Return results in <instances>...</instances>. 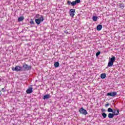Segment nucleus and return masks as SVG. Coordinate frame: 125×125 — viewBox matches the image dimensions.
Instances as JSON below:
<instances>
[{"instance_id":"obj_24","label":"nucleus","mask_w":125,"mask_h":125,"mask_svg":"<svg viewBox=\"0 0 125 125\" xmlns=\"http://www.w3.org/2000/svg\"><path fill=\"white\" fill-rule=\"evenodd\" d=\"M39 16H40V14H37L36 15V18H39Z\"/></svg>"},{"instance_id":"obj_11","label":"nucleus","mask_w":125,"mask_h":125,"mask_svg":"<svg viewBox=\"0 0 125 125\" xmlns=\"http://www.w3.org/2000/svg\"><path fill=\"white\" fill-rule=\"evenodd\" d=\"M50 98V95L47 94L43 97V99H49Z\"/></svg>"},{"instance_id":"obj_23","label":"nucleus","mask_w":125,"mask_h":125,"mask_svg":"<svg viewBox=\"0 0 125 125\" xmlns=\"http://www.w3.org/2000/svg\"><path fill=\"white\" fill-rule=\"evenodd\" d=\"M1 90L2 92H5V89L4 88H2Z\"/></svg>"},{"instance_id":"obj_9","label":"nucleus","mask_w":125,"mask_h":125,"mask_svg":"<svg viewBox=\"0 0 125 125\" xmlns=\"http://www.w3.org/2000/svg\"><path fill=\"white\" fill-rule=\"evenodd\" d=\"M32 92H33V87H30L26 90V93H28V94H30V93H32Z\"/></svg>"},{"instance_id":"obj_1","label":"nucleus","mask_w":125,"mask_h":125,"mask_svg":"<svg viewBox=\"0 0 125 125\" xmlns=\"http://www.w3.org/2000/svg\"><path fill=\"white\" fill-rule=\"evenodd\" d=\"M120 114V111H119L118 109H114V111L113 113H109L108 114V117L109 119H113L114 118V116H118Z\"/></svg>"},{"instance_id":"obj_8","label":"nucleus","mask_w":125,"mask_h":125,"mask_svg":"<svg viewBox=\"0 0 125 125\" xmlns=\"http://www.w3.org/2000/svg\"><path fill=\"white\" fill-rule=\"evenodd\" d=\"M107 95L108 96H112V97H115V96L117 95V92H112L108 93L107 94Z\"/></svg>"},{"instance_id":"obj_7","label":"nucleus","mask_w":125,"mask_h":125,"mask_svg":"<svg viewBox=\"0 0 125 125\" xmlns=\"http://www.w3.org/2000/svg\"><path fill=\"white\" fill-rule=\"evenodd\" d=\"M44 20V19H43V17L41 16V17L40 18V19H36L35 22L36 24H37L38 25H40V24H41V22H43Z\"/></svg>"},{"instance_id":"obj_12","label":"nucleus","mask_w":125,"mask_h":125,"mask_svg":"<svg viewBox=\"0 0 125 125\" xmlns=\"http://www.w3.org/2000/svg\"><path fill=\"white\" fill-rule=\"evenodd\" d=\"M101 29H102V25L99 24L97 26V31H101Z\"/></svg>"},{"instance_id":"obj_6","label":"nucleus","mask_w":125,"mask_h":125,"mask_svg":"<svg viewBox=\"0 0 125 125\" xmlns=\"http://www.w3.org/2000/svg\"><path fill=\"white\" fill-rule=\"evenodd\" d=\"M76 13V9H71L69 10V14L70 17L73 18L74 16H75V14Z\"/></svg>"},{"instance_id":"obj_18","label":"nucleus","mask_w":125,"mask_h":125,"mask_svg":"<svg viewBox=\"0 0 125 125\" xmlns=\"http://www.w3.org/2000/svg\"><path fill=\"white\" fill-rule=\"evenodd\" d=\"M107 112H108V113H113L114 112V110L111 108H108L107 109Z\"/></svg>"},{"instance_id":"obj_17","label":"nucleus","mask_w":125,"mask_h":125,"mask_svg":"<svg viewBox=\"0 0 125 125\" xmlns=\"http://www.w3.org/2000/svg\"><path fill=\"white\" fill-rule=\"evenodd\" d=\"M59 62H55L54 63V66L55 67V68H57V67H59Z\"/></svg>"},{"instance_id":"obj_10","label":"nucleus","mask_w":125,"mask_h":125,"mask_svg":"<svg viewBox=\"0 0 125 125\" xmlns=\"http://www.w3.org/2000/svg\"><path fill=\"white\" fill-rule=\"evenodd\" d=\"M116 61V58L114 56L112 57V58L109 60V62L114 63V62Z\"/></svg>"},{"instance_id":"obj_3","label":"nucleus","mask_w":125,"mask_h":125,"mask_svg":"<svg viewBox=\"0 0 125 125\" xmlns=\"http://www.w3.org/2000/svg\"><path fill=\"white\" fill-rule=\"evenodd\" d=\"M22 68H23L24 71H29V70L32 69V66H29L28 64L24 63L22 65Z\"/></svg>"},{"instance_id":"obj_2","label":"nucleus","mask_w":125,"mask_h":125,"mask_svg":"<svg viewBox=\"0 0 125 125\" xmlns=\"http://www.w3.org/2000/svg\"><path fill=\"white\" fill-rule=\"evenodd\" d=\"M80 2H81V0H75V1H73L72 2L67 0L68 5H71V6H75L77 5V3H80Z\"/></svg>"},{"instance_id":"obj_14","label":"nucleus","mask_w":125,"mask_h":125,"mask_svg":"<svg viewBox=\"0 0 125 125\" xmlns=\"http://www.w3.org/2000/svg\"><path fill=\"white\" fill-rule=\"evenodd\" d=\"M101 79H105V78H106V74H105V73L101 74Z\"/></svg>"},{"instance_id":"obj_25","label":"nucleus","mask_w":125,"mask_h":125,"mask_svg":"<svg viewBox=\"0 0 125 125\" xmlns=\"http://www.w3.org/2000/svg\"><path fill=\"white\" fill-rule=\"evenodd\" d=\"M109 105H110L109 104H105V107H106V108H107V107H108V106H109Z\"/></svg>"},{"instance_id":"obj_13","label":"nucleus","mask_w":125,"mask_h":125,"mask_svg":"<svg viewBox=\"0 0 125 125\" xmlns=\"http://www.w3.org/2000/svg\"><path fill=\"white\" fill-rule=\"evenodd\" d=\"M119 6L120 8H121V9H124L125 6L124 5V3H121L119 4Z\"/></svg>"},{"instance_id":"obj_20","label":"nucleus","mask_w":125,"mask_h":125,"mask_svg":"<svg viewBox=\"0 0 125 125\" xmlns=\"http://www.w3.org/2000/svg\"><path fill=\"white\" fill-rule=\"evenodd\" d=\"M97 16H94L93 17V21H97Z\"/></svg>"},{"instance_id":"obj_4","label":"nucleus","mask_w":125,"mask_h":125,"mask_svg":"<svg viewBox=\"0 0 125 125\" xmlns=\"http://www.w3.org/2000/svg\"><path fill=\"white\" fill-rule=\"evenodd\" d=\"M79 112L80 114H82V115H84L85 116L87 115V111H86V110L83 109V107H81L79 110Z\"/></svg>"},{"instance_id":"obj_19","label":"nucleus","mask_w":125,"mask_h":125,"mask_svg":"<svg viewBox=\"0 0 125 125\" xmlns=\"http://www.w3.org/2000/svg\"><path fill=\"white\" fill-rule=\"evenodd\" d=\"M102 116H103V118H105L107 117V114H106L105 113H103L102 114Z\"/></svg>"},{"instance_id":"obj_26","label":"nucleus","mask_w":125,"mask_h":125,"mask_svg":"<svg viewBox=\"0 0 125 125\" xmlns=\"http://www.w3.org/2000/svg\"><path fill=\"white\" fill-rule=\"evenodd\" d=\"M102 112H105V109H102Z\"/></svg>"},{"instance_id":"obj_28","label":"nucleus","mask_w":125,"mask_h":125,"mask_svg":"<svg viewBox=\"0 0 125 125\" xmlns=\"http://www.w3.org/2000/svg\"><path fill=\"white\" fill-rule=\"evenodd\" d=\"M115 113H117V111H115Z\"/></svg>"},{"instance_id":"obj_16","label":"nucleus","mask_w":125,"mask_h":125,"mask_svg":"<svg viewBox=\"0 0 125 125\" xmlns=\"http://www.w3.org/2000/svg\"><path fill=\"white\" fill-rule=\"evenodd\" d=\"M23 20H24V17H20L18 18L19 22H21V21H23Z\"/></svg>"},{"instance_id":"obj_5","label":"nucleus","mask_w":125,"mask_h":125,"mask_svg":"<svg viewBox=\"0 0 125 125\" xmlns=\"http://www.w3.org/2000/svg\"><path fill=\"white\" fill-rule=\"evenodd\" d=\"M12 71H16V72H21V71H22V67L18 65L15 66V67H12Z\"/></svg>"},{"instance_id":"obj_15","label":"nucleus","mask_w":125,"mask_h":125,"mask_svg":"<svg viewBox=\"0 0 125 125\" xmlns=\"http://www.w3.org/2000/svg\"><path fill=\"white\" fill-rule=\"evenodd\" d=\"M113 64H114L113 62H110V61H109L108 63V66L112 67L113 66Z\"/></svg>"},{"instance_id":"obj_22","label":"nucleus","mask_w":125,"mask_h":125,"mask_svg":"<svg viewBox=\"0 0 125 125\" xmlns=\"http://www.w3.org/2000/svg\"><path fill=\"white\" fill-rule=\"evenodd\" d=\"M30 23L31 25H34V24H35V22H34V21H33V20H31L30 21Z\"/></svg>"},{"instance_id":"obj_21","label":"nucleus","mask_w":125,"mask_h":125,"mask_svg":"<svg viewBox=\"0 0 125 125\" xmlns=\"http://www.w3.org/2000/svg\"><path fill=\"white\" fill-rule=\"evenodd\" d=\"M101 53V52L98 51L96 54V56H99L100 55V54Z\"/></svg>"},{"instance_id":"obj_27","label":"nucleus","mask_w":125,"mask_h":125,"mask_svg":"<svg viewBox=\"0 0 125 125\" xmlns=\"http://www.w3.org/2000/svg\"><path fill=\"white\" fill-rule=\"evenodd\" d=\"M1 94H2L1 91H0V97L1 96Z\"/></svg>"}]
</instances>
